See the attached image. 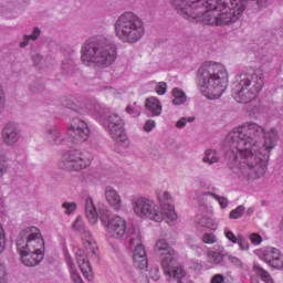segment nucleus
Instances as JSON below:
<instances>
[{"instance_id": "nucleus-15", "label": "nucleus", "mask_w": 283, "mask_h": 283, "mask_svg": "<svg viewBox=\"0 0 283 283\" xmlns=\"http://www.w3.org/2000/svg\"><path fill=\"white\" fill-rule=\"evenodd\" d=\"M66 134L67 136H71V138L80 140V143H87L90 136H92V130L90 129L87 122L80 118H73L67 126Z\"/></svg>"}, {"instance_id": "nucleus-49", "label": "nucleus", "mask_w": 283, "mask_h": 283, "mask_svg": "<svg viewBox=\"0 0 283 283\" xmlns=\"http://www.w3.org/2000/svg\"><path fill=\"white\" fill-rule=\"evenodd\" d=\"M123 283H136V275L132 272H127L124 275Z\"/></svg>"}, {"instance_id": "nucleus-31", "label": "nucleus", "mask_w": 283, "mask_h": 283, "mask_svg": "<svg viewBox=\"0 0 283 283\" xmlns=\"http://www.w3.org/2000/svg\"><path fill=\"white\" fill-rule=\"evenodd\" d=\"M203 196H211L217 202H219L221 209H227L229 207V199L226 197L216 195L214 192H203Z\"/></svg>"}, {"instance_id": "nucleus-53", "label": "nucleus", "mask_w": 283, "mask_h": 283, "mask_svg": "<svg viewBox=\"0 0 283 283\" xmlns=\"http://www.w3.org/2000/svg\"><path fill=\"white\" fill-rule=\"evenodd\" d=\"M252 1L256 3V10L266 8V3H269V0H252Z\"/></svg>"}, {"instance_id": "nucleus-6", "label": "nucleus", "mask_w": 283, "mask_h": 283, "mask_svg": "<svg viewBox=\"0 0 283 283\" xmlns=\"http://www.w3.org/2000/svg\"><path fill=\"white\" fill-rule=\"evenodd\" d=\"M15 245L24 266H39L43 261L45 241L39 228L27 227L20 231Z\"/></svg>"}, {"instance_id": "nucleus-56", "label": "nucleus", "mask_w": 283, "mask_h": 283, "mask_svg": "<svg viewBox=\"0 0 283 283\" xmlns=\"http://www.w3.org/2000/svg\"><path fill=\"white\" fill-rule=\"evenodd\" d=\"M254 209L253 208H250L248 209V213L251 216V213H253Z\"/></svg>"}, {"instance_id": "nucleus-16", "label": "nucleus", "mask_w": 283, "mask_h": 283, "mask_svg": "<svg viewBox=\"0 0 283 283\" xmlns=\"http://www.w3.org/2000/svg\"><path fill=\"white\" fill-rule=\"evenodd\" d=\"M1 139L7 147H14L21 140V128L14 122L7 123L1 130Z\"/></svg>"}, {"instance_id": "nucleus-28", "label": "nucleus", "mask_w": 283, "mask_h": 283, "mask_svg": "<svg viewBox=\"0 0 283 283\" xmlns=\"http://www.w3.org/2000/svg\"><path fill=\"white\" fill-rule=\"evenodd\" d=\"M254 271L261 277L262 282L275 283V281L273 280V276H271V273H269V271H266L258 265L254 266Z\"/></svg>"}, {"instance_id": "nucleus-11", "label": "nucleus", "mask_w": 283, "mask_h": 283, "mask_svg": "<svg viewBox=\"0 0 283 283\" xmlns=\"http://www.w3.org/2000/svg\"><path fill=\"white\" fill-rule=\"evenodd\" d=\"M133 213L143 220H153V222H163L165 213L156 202L147 197H137L132 202Z\"/></svg>"}, {"instance_id": "nucleus-13", "label": "nucleus", "mask_w": 283, "mask_h": 283, "mask_svg": "<svg viewBox=\"0 0 283 283\" xmlns=\"http://www.w3.org/2000/svg\"><path fill=\"white\" fill-rule=\"evenodd\" d=\"M130 247H135L133 251V263L136 269L145 271L149 266V261L147 260V252L145 251V245H143V234L140 231H135L132 234L129 242Z\"/></svg>"}, {"instance_id": "nucleus-17", "label": "nucleus", "mask_w": 283, "mask_h": 283, "mask_svg": "<svg viewBox=\"0 0 283 283\" xmlns=\"http://www.w3.org/2000/svg\"><path fill=\"white\" fill-rule=\"evenodd\" d=\"M161 207H168L165 208V214L164 218L166 219V222L168 224H174L176 220H178V213H176V208L174 207V198L168 191H160L157 196Z\"/></svg>"}, {"instance_id": "nucleus-38", "label": "nucleus", "mask_w": 283, "mask_h": 283, "mask_svg": "<svg viewBox=\"0 0 283 283\" xmlns=\"http://www.w3.org/2000/svg\"><path fill=\"white\" fill-rule=\"evenodd\" d=\"M244 206H238L234 210L230 212V218L232 220H238V218H242V216H244Z\"/></svg>"}, {"instance_id": "nucleus-12", "label": "nucleus", "mask_w": 283, "mask_h": 283, "mask_svg": "<svg viewBox=\"0 0 283 283\" xmlns=\"http://www.w3.org/2000/svg\"><path fill=\"white\" fill-rule=\"evenodd\" d=\"M155 252L160 255L164 275L176 276L172 271L180 265H176V250L169 247V242L165 239H159L156 242Z\"/></svg>"}, {"instance_id": "nucleus-36", "label": "nucleus", "mask_w": 283, "mask_h": 283, "mask_svg": "<svg viewBox=\"0 0 283 283\" xmlns=\"http://www.w3.org/2000/svg\"><path fill=\"white\" fill-rule=\"evenodd\" d=\"M235 244H238L240 251H249V249L251 248L249 241H247V239L242 234H239V239L237 240Z\"/></svg>"}, {"instance_id": "nucleus-7", "label": "nucleus", "mask_w": 283, "mask_h": 283, "mask_svg": "<svg viewBox=\"0 0 283 283\" xmlns=\"http://www.w3.org/2000/svg\"><path fill=\"white\" fill-rule=\"evenodd\" d=\"M81 61L87 67L92 65L107 67L116 61V48L106 39H91L82 46Z\"/></svg>"}, {"instance_id": "nucleus-57", "label": "nucleus", "mask_w": 283, "mask_h": 283, "mask_svg": "<svg viewBox=\"0 0 283 283\" xmlns=\"http://www.w3.org/2000/svg\"><path fill=\"white\" fill-rule=\"evenodd\" d=\"M38 59H41V55H36Z\"/></svg>"}, {"instance_id": "nucleus-46", "label": "nucleus", "mask_w": 283, "mask_h": 283, "mask_svg": "<svg viewBox=\"0 0 283 283\" xmlns=\"http://www.w3.org/2000/svg\"><path fill=\"white\" fill-rule=\"evenodd\" d=\"M74 231H83L85 229V222H83L82 217H77L73 223Z\"/></svg>"}, {"instance_id": "nucleus-51", "label": "nucleus", "mask_w": 283, "mask_h": 283, "mask_svg": "<svg viewBox=\"0 0 283 283\" xmlns=\"http://www.w3.org/2000/svg\"><path fill=\"white\" fill-rule=\"evenodd\" d=\"M223 282H224V275L222 274H214L210 280V283H223Z\"/></svg>"}, {"instance_id": "nucleus-42", "label": "nucleus", "mask_w": 283, "mask_h": 283, "mask_svg": "<svg viewBox=\"0 0 283 283\" xmlns=\"http://www.w3.org/2000/svg\"><path fill=\"white\" fill-rule=\"evenodd\" d=\"M248 238L254 247H260V244H262V235L259 233H250Z\"/></svg>"}, {"instance_id": "nucleus-43", "label": "nucleus", "mask_w": 283, "mask_h": 283, "mask_svg": "<svg viewBox=\"0 0 283 283\" xmlns=\"http://www.w3.org/2000/svg\"><path fill=\"white\" fill-rule=\"evenodd\" d=\"M202 242L205 244H216V242H218V238L213 233H206L202 237Z\"/></svg>"}, {"instance_id": "nucleus-3", "label": "nucleus", "mask_w": 283, "mask_h": 283, "mask_svg": "<svg viewBox=\"0 0 283 283\" xmlns=\"http://www.w3.org/2000/svg\"><path fill=\"white\" fill-rule=\"evenodd\" d=\"M86 217L90 224H98V218L106 229L108 242L112 240H116L117 242H132V235L136 233V231H140L138 229H134L132 223L127 222V220L120 216H115L109 219V209L106 206H99L96 209V205H94V199L88 197L86 199Z\"/></svg>"}, {"instance_id": "nucleus-24", "label": "nucleus", "mask_w": 283, "mask_h": 283, "mask_svg": "<svg viewBox=\"0 0 283 283\" xmlns=\"http://www.w3.org/2000/svg\"><path fill=\"white\" fill-rule=\"evenodd\" d=\"M82 242L87 251H91V253H96L98 251V247L96 245V241L94 240V237H92V232L84 231L82 233Z\"/></svg>"}, {"instance_id": "nucleus-19", "label": "nucleus", "mask_w": 283, "mask_h": 283, "mask_svg": "<svg viewBox=\"0 0 283 283\" xmlns=\"http://www.w3.org/2000/svg\"><path fill=\"white\" fill-rule=\"evenodd\" d=\"M104 196L108 205L115 211H120V209H123V198L120 197V193H118V190H116L114 187L107 186L105 188Z\"/></svg>"}, {"instance_id": "nucleus-23", "label": "nucleus", "mask_w": 283, "mask_h": 283, "mask_svg": "<svg viewBox=\"0 0 283 283\" xmlns=\"http://www.w3.org/2000/svg\"><path fill=\"white\" fill-rule=\"evenodd\" d=\"M224 249L221 248L219 250H209L207 253V262L208 264H212L213 266H218L224 262Z\"/></svg>"}, {"instance_id": "nucleus-33", "label": "nucleus", "mask_w": 283, "mask_h": 283, "mask_svg": "<svg viewBox=\"0 0 283 283\" xmlns=\"http://www.w3.org/2000/svg\"><path fill=\"white\" fill-rule=\"evenodd\" d=\"M63 106L67 107V109H72L73 112H77L78 114H83V109L81 108V106H78V104H76L72 99L64 101Z\"/></svg>"}, {"instance_id": "nucleus-55", "label": "nucleus", "mask_w": 283, "mask_h": 283, "mask_svg": "<svg viewBox=\"0 0 283 283\" xmlns=\"http://www.w3.org/2000/svg\"><path fill=\"white\" fill-rule=\"evenodd\" d=\"M223 283H233V277H224Z\"/></svg>"}, {"instance_id": "nucleus-20", "label": "nucleus", "mask_w": 283, "mask_h": 283, "mask_svg": "<svg viewBox=\"0 0 283 283\" xmlns=\"http://www.w3.org/2000/svg\"><path fill=\"white\" fill-rule=\"evenodd\" d=\"M75 255L83 275L86 277V280L92 282L94 280V274L92 273V265L90 264L87 254H85L83 250H77Z\"/></svg>"}, {"instance_id": "nucleus-39", "label": "nucleus", "mask_w": 283, "mask_h": 283, "mask_svg": "<svg viewBox=\"0 0 283 283\" xmlns=\"http://www.w3.org/2000/svg\"><path fill=\"white\" fill-rule=\"evenodd\" d=\"M8 172V159L2 151H0V176H3Z\"/></svg>"}, {"instance_id": "nucleus-2", "label": "nucleus", "mask_w": 283, "mask_h": 283, "mask_svg": "<svg viewBox=\"0 0 283 283\" xmlns=\"http://www.w3.org/2000/svg\"><path fill=\"white\" fill-rule=\"evenodd\" d=\"M179 17L206 25H231L244 14L247 0H170Z\"/></svg>"}, {"instance_id": "nucleus-22", "label": "nucleus", "mask_w": 283, "mask_h": 283, "mask_svg": "<svg viewBox=\"0 0 283 283\" xmlns=\"http://www.w3.org/2000/svg\"><path fill=\"white\" fill-rule=\"evenodd\" d=\"M145 107L150 116H160L163 114V103L155 96H150L145 101Z\"/></svg>"}, {"instance_id": "nucleus-26", "label": "nucleus", "mask_w": 283, "mask_h": 283, "mask_svg": "<svg viewBox=\"0 0 283 283\" xmlns=\"http://www.w3.org/2000/svg\"><path fill=\"white\" fill-rule=\"evenodd\" d=\"M202 163H205L206 165H216V163H220V155H218V150L207 149L205 151Z\"/></svg>"}, {"instance_id": "nucleus-21", "label": "nucleus", "mask_w": 283, "mask_h": 283, "mask_svg": "<svg viewBox=\"0 0 283 283\" xmlns=\"http://www.w3.org/2000/svg\"><path fill=\"white\" fill-rule=\"evenodd\" d=\"M44 139L51 146H59V145H63V143H65V136L61 132V128H59L56 126H53L45 132Z\"/></svg>"}, {"instance_id": "nucleus-37", "label": "nucleus", "mask_w": 283, "mask_h": 283, "mask_svg": "<svg viewBox=\"0 0 283 283\" xmlns=\"http://www.w3.org/2000/svg\"><path fill=\"white\" fill-rule=\"evenodd\" d=\"M148 277L154 280V282H158V280H160V268L153 265L149 270Z\"/></svg>"}, {"instance_id": "nucleus-8", "label": "nucleus", "mask_w": 283, "mask_h": 283, "mask_svg": "<svg viewBox=\"0 0 283 283\" xmlns=\"http://www.w3.org/2000/svg\"><path fill=\"white\" fill-rule=\"evenodd\" d=\"M145 32V21L132 11L122 13L115 21V34L123 43H138Z\"/></svg>"}, {"instance_id": "nucleus-5", "label": "nucleus", "mask_w": 283, "mask_h": 283, "mask_svg": "<svg viewBox=\"0 0 283 283\" xmlns=\"http://www.w3.org/2000/svg\"><path fill=\"white\" fill-rule=\"evenodd\" d=\"M197 84L206 98L216 101L229 85V70L219 62H205L198 70Z\"/></svg>"}, {"instance_id": "nucleus-35", "label": "nucleus", "mask_w": 283, "mask_h": 283, "mask_svg": "<svg viewBox=\"0 0 283 283\" xmlns=\"http://www.w3.org/2000/svg\"><path fill=\"white\" fill-rule=\"evenodd\" d=\"M8 239L6 238V230L3 229V224L0 222V254L6 251V244Z\"/></svg>"}, {"instance_id": "nucleus-48", "label": "nucleus", "mask_w": 283, "mask_h": 283, "mask_svg": "<svg viewBox=\"0 0 283 283\" xmlns=\"http://www.w3.org/2000/svg\"><path fill=\"white\" fill-rule=\"evenodd\" d=\"M154 129H156V120H154V119H148V120L144 124V132H146L147 134H149V132H154Z\"/></svg>"}, {"instance_id": "nucleus-1", "label": "nucleus", "mask_w": 283, "mask_h": 283, "mask_svg": "<svg viewBox=\"0 0 283 283\" xmlns=\"http://www.w3.org/2000/svg\"><path fill=\"white\" fill-rule=\"evenodd\" d=\"M277 143V130L266 132L256 123H248L230 132L226 138V147L233 155L239 172L245 180H260L266 176L271 149Z\"/></svg>"}, {"instance_id": "nucleus-52", "label": "nucleus", "mask_w": 283, "mask_h": 283, "mask_svg": "<svg viewBox=\"0 0 283 283\" xmlns=\"http://www.w3.org/2000/svg\"><path fill=\"white\" fill-rule=\"evenodd\" d=\"M39 36H41V29L39 28H34L32 34L29 35V38L32 39V41H36Z\"/></svg>"}, {"instance_id": "nucleus-40", "label": "nucleus", "mask_w": 283, "mask_h": 283, "mask_svg": "<svg viewBox=\"0 0 283 283\" xmlns=\"http://www.w3.org/2000/svg\"><path fill=\"white\" fill-rule=\"evenodd\" d=\"M126 112L133 116L134 118H136L137 116H140V106L136 105V103H134L133 105H128L126 107Z\"/></svg>"}, {"instance_id": "nucleus-50", "label": "nucleus", "mask_w": 283, "mask_h": 283, "mask_svg": "<svg viewBox=\"0 0 283 283\" xmlns=\"http://www.w3.org/2000/svg\"><path fill=\"white\" fill-rule=\"evenodd\" d=\"M228 260L231 262V264H234V266H242V260H240L238 256L228 254Z\"/></svg>"}, {"instance_id": "nucleus-18", "label": "nucleus", "mask_w": 283, "mask_h": 283, "mask_svg": "<svg viewBox=\"0 0 283 283\" xmlns=\"http://www.w3.org/2000/svg\"><path fill=\"white\" fill-rule=\"evenodd\" d=\"M200 211L201 212L197 214V224L210 229V231H218L220 223L218 219L213 217V208L202 206Z\"/></svg>"}, {"instance_id": "nucleus-45", "label": "nucleus", "mask_w": 283, "mask_h": 283, "mask_svg": "<svg viewBox=\"0 0 283 283\" xmlns=\"http://www.w3.org/2000/svg\"><path fill=\"white\" fill-rule=\"evenodd\" d=\"M62 70H63V72H65V74H70V72H72V70H74V61L65 60L62 63Z\"/></svg>"}, {"instance_id": "nucleus-10", "label": "nucleus", "mask_w": 283, "mask_h": 283, "mask_svg": "<svg viewBox=\"0 0 283 283\" xmlns=\"http://www.w3.org/2000/svg\"><path fill=\"white\" fill-rule=\"evenodd\" d=\"M92 165V154L86 150L71 149L64 153L60 159L59 167L64 171H83Z\"/></svg>"}, {"instance_id": "nucleus-25", "label": "nucleus", "mask_w": 283, "mask_h": 283, "mask_svg": "<svg viewBox=\"0 0 283 283\" xmlns=\"http://www.w3.org/2000/svg\"><path fill=\"white\" fill-rule=\"evenodd\" d=\"M175 276L171 275H165L168 277V280H177L178 283H193L191 280H189V276L187 275V272H185V269L182 266L174 268L171 270Z\"/></svg>"}, {"instance_id": "nucleus-32", "label": "nucleus", "mask_w": 283, "mask_h": 283, "mask_svg": "<svg viewBox=\"0 0 283 283\" xmlns=\"http://www.w3.org/2000/svg\"><path fill=\"white\" fill-rule=\"evenodd\" d=\"M223 235L232 244L238 243V240L240 239V234L235 235V233H233V231H231V229H229V228L223 229Z\"/></svg>"}, {"instance_id": "nucleus-29", "label": "nucleus", "mask_w": 283, "mask_h": 283, "mask_svg": "<svg viewBox=\"0 0 283 283\" xmlns=\"http://www.w3.org/2000/svg\"><path fill=\"white\" fill-rule=\"evenodd\" d=\"M187 244L188 247H190L197 258H202V253H205V249L202 248V245L197 244L192 238L187 239Z\"/></svg>"}, {"instance_id": "nucleus-14", "label": "nucleus", "mask_w": 283, "mask_h": 283, "mask_svg": "<svg viewBox=\"0 0 283 283\" xmlns=\"http://www.w3.org/2000/svg\"><path fill=\"white\" fill-rule=\"evenodd\" d=\"M254 254L272 269L283 270V254L277 248H261L255 250Z\"/></svg>"}, {"instance_id": "nucleus-9", "label": "nucleus", "mask_w": 283, "mask_h": 283, "mask_svg": "<svg viewBox=\"0 0 283 283\" xmlns=\"http://www.w3.org/2000/svg\"><path fill=\"white\" fill-rule=\"evenodd\" d=\"M93 114L101 125L109 132L111 138L116 143V145L123 149H127V147H129V137H127L125 123H123V118L117 114H111L107 118H103L96 113Z\"/></svg>"}, {"instance_id": "nucleus-34", "label": "nucleus", "mask_w": 283, "mask_h": 283, "mask_svg": "<svg viewBox=\"0 0 283 283\" xmlns=\"http://www.w3.org/2000/svg\"><path fill=\"white\" fill-rule=\"evenodd\" d=\"M76 202L73 201H65L62 205V208L64 209V213H66V216H72V213L76 211Z\"/></svg>"}, {"instance_id": "nucleus-44", "label": "nucleus", "mask_w": 283, "mask_h": 283, "mask_svg": "<svg viewBox=\"0 0 283 283\" xmlns=\"http://www.w3.org/2000/svg\"><path fill=\"white\" fill-rule=\"evenodd\" d=\"M193 120H196V118H193V117H181L178 122H177V124H176V127L178 128V129H182L184 127H186L187 126V124L188 123H193Z\"/></svg>"}, {"instance_id": "nucleus-47", "label": "nucleus", "mask_w": 283, "mask_h": 283, "mask_svg": "<svg viewBox=\"0 0 283 283\" xmlns=\"http://www.w3.org/2000/svg\"><path fill=\"white\" fill-rule=\"evenodd\" d=\"M0 283H8V271L2 262H0Z\"/></svg>"}, {"instance_id": "nucleus-27", "label": "nucleus", "mask_w": 283, "mask_h": 283, "mask_svg": "<svg viewBox=\"0 0 283 283\" xmlns=\"http://www.w3.org/2000/svg\"><path fill=\"white\" fill-rule=\"evenodd\" d=\"M187 103V94L182 90L175 87L172 90V104L174 105H185Z\"/></svg>"}, {"instance_id": "nucleus-30", "label": "nucleus", "mask_w": 283, "mask_h": 283, "mask_svg": "<svg viewBox=\"0 0 283 283\" xmlns=\"http://www.w3.org/2000/svg\"><path fill=\"white\" fill-rule=\"evenodd\" d=\"M67 264L71 273V277L74 283H84L83 279H81V274H78V271H76V268L74 266V262H72L71 259H67Z\"/></svg>"}, {"instance_id": "nucleus-41", "label": "nucleus", "mask_w": 283, "mask_h": 283, "mask_svg": "<svg viewBox=\"0 0 283 283\" xmlns=\"http://www.w3.org/2000/svg\"><path fill=\"white\" fill-rule=\"evenodd\" d=\"M155 92L158 94V96H165L167 94V83L159 82L155 86Z\"/></svg>"}, {"instance_id": "nucleus-4", "label": "nucleus", "mask_w": 283, "mask_h": 283, "mask_svg": "<svg viewBox=\"0 0 283 283\" xmlns=\"http://www.w3.org/2000/svg\"><path fill=\"white\" fill-rule=\"evenodd\" d=\"M264 87V74H256L252 69H244L233 84L232 96L237 103H250L249 112L252 116L262 114V103L258 95Z\"/></svg>"}, {"instance_id": "nucleus-54", "label": "nucleus", "mask_w": 283, "mask_h": 283, "mask_svg": "<svg viewBox=\"0 0 283 283\" xmlns=\"http://www.w3.org/2000/svg\"><path fill=\"white\" fill-rule=\"evenodd\" d=\"M30 35H24L23 41L20 43L21 48H27L28 43H30Z\"/></svg>"}]
</instances>
